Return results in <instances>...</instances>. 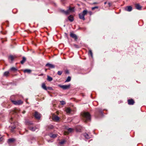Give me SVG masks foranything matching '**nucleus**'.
Wrapping results in <instances>:
<instances>
[{
	"mask_svg": "<svg viewBox=\"0 0 146 146\" xmlns=\"http://www.w3.org/2000/svg\"><path fill=\"white\" fill-rule=\"evenodd\" d=\"M47 80L49 81H51L52 80V77H50L48 75L47 76Z\"/></svg>",
	"mask_w": 146,
	"mask_h": 146,
	"instance_id": "obj_27",
	"label": "nucleus"
},
{
	"mask_svg": "<svg viewBox=\"0 0 146 146\" xmlns=\"http://www.w3.org/2000/svg\"><path fill=\"white\" fill-rule=\"evenodd\" d=\"M71 80V77L70 76H69L68 77L67 79L66 80L65 82H69Z\"/></svg>",
	"mask_w": 146,
	"mask_h": 146,
	"instance_id": "obj_29",
	"label": "nucleus"
},
{
	"mask_svg": "<svg viewBox=\"0 0 146 146\" xmlns=\"http://www.w3.org/2000/svg\"><path fill=\"white\" fill-rule=\"evenodd\" d=\"M89 13L90 15H91L92 14V12L91 11H90Z\"/></svg>",
	"mask_w": 146,
	"mask_h": 146,
	"instance_id": "obj_49",
	"label": "nucleus"
},
{
	"mask_svg": "<svg viewBox=\"0 0 146 146\" xmlns=\"http://www.w3.org/2000/svg\"><path fill=\"white\" fill-rule=\"evenodd\" d=\"M65 142V140H63L61 141L59 143L60 144H63Z\"/></svg>",
	"mask_w": 146,
	"mask_h": 146,
	"instance_id": "obj_34",
	"label": "nucleus"
},
{
	"mask_svg": "<svg viewBox=\"0 0 146 146\" xmlns=\"http://www.w3.org/2000/svg\"><path fill=\"white\" fill-rule=\"evenodd\" d=\"M34 116L36 119H40V118L41 114L37 111H35L34 115Z\"/></svg>",
	"mask_w": 146,
	"mask_h": 146,
	"instance_id": "obj_6",
	"label": "nucleus"
},
{
	"mask_svg": "<svg viewBox=\"0 0 146 146\" xmlns=\"http://www.w3.org/2000/svg\"><path fill=\"white\" fill-rule=\"evenodd\" d=\"M13 118L11 117V119H10V123H12V122H11V121H13Z\"/></svg>",
	"mask_w": 146,
	"mask_h": 146,
	"instance_id": "obj_43",
	"label": "nucleus"
},
{
	"mask_svg": "<svg viewBox=\"0 0 146 146\" xmlns=\"http://www.w3.org/2000/svg\"><path fill=\"white\" fill-rule=\"evenodd\" d=\"M47 90H51L52 89V88L50 87H48L47 88Z\"/></svg>",
	"mask_w": 146,
	"mask_h": 146,
	"instance_id": "obj_42",
	"label": "nucleus"
},
{
	"mask_svg": "<svg viewBox=\"0 0 146 146\" xmlns=\"http://www.w3.org/2000/svg\"><path fill=\"white\" fill-rule=\"evenodd\" d=\"M103 115L102 109L100 108H97L96 110L95 113V116L97 118L100 117Z\"/></svg>",
	"mask_w": 146,
	"mask_h": 146,
	"instance_id": "obj_2",
	"label": "nucleus"
},
{
	"mask_svg": "<svg viewBox=\"0 0 146 146\" xmlns=\"http://www.w3.org/2000/svg\"><path fill=\"white\" fill-rule=\"evenodd\" d=\"M12 103L15 105H20L23 104V102L21 100H19L17 101H13Z\"/></svg>",
	"mask_w": 146,
	"mask_h": 146,
	"instance_id": "obj_5",
	"label": "nucleus"
},
{
	"mask_svg": "<svg viewBox=\"0 0 146 146\" xmlns=\"http://www.w3.org/2000/svg\"><path fill=\"white\" fill-rule=\"evenodd\" d=\"M26 125L29 126V127L30 130L32 131H35L36 129V128L35 127H32L31 126L33 125V123L30 121H27L25 122Z\"/></svg>",
	"mask_w": 146,
	"mask_h": 146,
	"instance_id": "obj_3",
	"label": "nucleus"
},
{
	"mask_svg": "<svg viewBox=\"0 0 146 146\" xmlns=\"http://www.w3.org/2000/svg\"><path fill=\"white\" fill-rule=\"evenodd\" d=\"M127 102L129 105H133L134 104L135 102L133 99H131L128 100Z\"/></svg>",
	"mask_w": 146,
	"mask_h": 146,
	"instance_id": "obj_7",
	"label": "nucleus"
},
{
	"mask_svg": "<svg viewBox=\"0 0 146 146\" xmlns=\"http://www.w3.org/2000/svg\"><path fill=\"white\" fill-rule=\"evenodd\" d=\"M62 73V72L61 71H58L57 72V74L59 75H61Z\"/></svg>",
	"mask_w": 146,
	"mask_h": 146,
	"instance_id": "obj_33",
	"label": "nucleus"
},
{
	"mask_svg": "<svg viewBox=\"0 0 146 146\" xmlns=\"http://www.w3.org/2000/svg\"><path fill=\"white\" fill-rule=\"evenodd\" d=\"M65 132V133H68L67 132Z\"/></svg>",
	"mask_w": 146,
	"mask_h": 146,
	"instance_id": "obj_52",
	"label": "nucleus"
},
{
	"mask_svg": "<svg viewBox=\"0 0 146 146\" xmlns=\"http://www.w3.org/2000/svg\"><path fill=\"white\" fill-rule=\"evenodd\" d=\"M16 58V56H13L12 55L9 56L8 57V59L9 60H11V61L10 62L12 63V61L14 60L15 58Z\"/></svg>",
	"mask_w": 146,
	"mask_h": 146,
	"instance_id": "obj_11",
	"label": "nucleus"
},
{
	"mask_svg": "<svg viewBox=\"0 0 146 146\" xmlns=\"http://www.w3.org/2000/svg\"><path fill=\"white\" fill-rule=\"evenodd\" d=\"M19 111L18 110H15V113H17V112H18Z\"/></svg>",
	"mask_w": 146,
	"mask_h": 146,
	"instance_id": "obj_46",
	"label": "nucleus"
},
{
	"mask_svg": "<svg viewBox=\"0 0 146 146\" xmlns=\"http://www.w3.org/2000/svg\"><path fill=\"white\" fill-rule=\"evenodd\" d=\"M3 138L2 137H0V141H3Z\"/></svg>",
	"mask_w": 146,
	"mask_h": 146,
	"instance_id": "obj_40",
	"label": "nucleus"
},
{
	"mask_svg": "<svg viewBox=\"0 0 146 146\" xmlns=\"http://www.w3.org/2000/svg\"><path fill=\"white\" fill-rule=\"evenodd\" d=\"M15 127H12V129H11V131L12 132H14V129H15Z\"/></svg>",
	"mask_w": 146,
	"mask_h": 146,
	"instance_id": "obj_39",
	"label": "nucleus"
},
{
	"mask_svg": "<svg viewBox=\"0 0 146 146\" xmlns=\"http://www.w3.org/2000/svg\"><path fill=\"white\" fill-rule=\"evenodd\" d=\"M108 5L109 6H110L111 5V3H108Z\"/></svg>",
	"mask_w": 146,
	"mask_h": 146,
	"instance_id": "obj_45",
	"label": "nucleus"
},
{
	"mask_svg": "<svg viewBox=\"0 0 146 146\" xmlns=\"http://www.w3.org/2000/svg\"><path fill=\"white\" fill-rule=\"evenodd\" d=\"M98 8V6H95L94 7H92V10H94L95 9H97Z\"/></svg>",
	"mask_w": 146,
	"mask_h": 146,
	"instance_id": "obj_35",
	"label": "nucleus"
},
{
	"mask_svg": "<svg viewBox=\"0 0 146 146\" xmlns=\"http://www.w3.org/2000/svg\"><path fill=\"white\" fill-rule=\"evenodd\" d=\"M83 120L86 122L91 120V115L88 112H84L82 114Z\"/></svg>",
	"mask_w": 146,
	"mask_h": 146,
	"instance_id": "obj_1",
	"label": "nucleus"
},
{
	"mask_svg": "<svg viewBox=\"0 0 146 146\" xmlns=\"http://www.w3.org/2000/svg\"><path fill=\"white\" fill-rule=\"evenodd\" d=\"M25 111H23V112H22V113H23V114L25 113Z\"/></svg>",
	"mask_w": 146,
	"mask_h": 146,
	"instance_id": "obj_48",
	"label": "nucleus"
},
{
	"mask_svg": "<svg viewBox=\"0 0 146 146\" xmlns=\"http://www.w3.org/2000/svg\"><path fill=\"white\" fill-rule=\"evenodd\" d=\"M87 11L86 10H84L83 11L82 13L85 16V15L87 14Z\"/></svg>",
	"mask_w": 146,
	"mask_h": 146,
	"instance_id": "obj_30",
	"label": "nucleus"
},
{
	"mask_svg": "<svg viewBox=\"0 0 146 146\" xmlns=\"http://www.w3.org/2000/svg\"><path fill=\"white\" fill-rule=\"evenodd\" d=\"M58 86L60 87L61 88L63 89V90H65L70 88V84H69L68 85H58Z\"/></svg>",
	"mask_w": 146,
	"mask_h": 146,
	"instance_id": "obj_4",
	"label": "nucleus"
},
{
	"mask_svg": "<svg viewBox=\"0 0 146 146\" xmlns=\"http://www.w3.org/2000/svg\"><path fill=\"white\" fill-rule=\"evenodd\" d=\"M17 69L14 67L11 68L10 70L9 71L10 72H12L13 73H15L17 71Z\"/></svg>",
	"mask_w": 146,
	"mask_h": 146,
	"instance_id": "obj_13",
	"label": "nucleus"
},
{
	"mask_svg": "<svg viewBox=\"0 0 146 146\" xmlns=\"http://www.w3.org/2000/svg\"><path fill=\"white\" fill-rule=\"evenodd\" d=\"M60 11L63 13L64 14L66 15H68V11H65L64 10L62 9H60Z\"/></svg>",
	"mask_w": 146,
	"mask_h": 146,
	"instance_id": "obj_16",
	"label": "nucleus"
},
{
	"mask_svg": "<svg viewBox=\"0 0 146 146\" xmlns=\"http://www.w3.org/2000/svg\"><path fill=\"white\" fill-rule=\"evenodd\" d=\"M65 72L66 74H68L69 73V72L68 70H66L65 71Z\"/></svg>",
	"mask_w": 146,
	"mask_h": 146,
	"instance_id": "obj_41",
	"label": "nucleus"
},
{
	"mask_svg": "<svg viewBox=\"0 0 146 146\" xmlns=\"http://www.w3.org/2000/svg\"><path fill=\"white\" fill-rule=\"evenodd\" d=\"M60 103L61 105H65L66 104V102L64 101H61L60 102Z\"/></svg>",
	"mask_w": 146,
	"mask_h": 146,
	"instance_id": "obj_31",
	"label": "nucleus"
},
{
	"mask_svg": "<svg viewBox=\"0 0 146 146\" xmlns=\"http://www.w3.org/2000/svg\"><path fill=\"white\" fill-rule=\"evenodd\" d=\"M26 59L25 57H23V58L22 60L20 62L22 64H23L26 61Z\"/></svg>",
	"mask_w": 146,
	"mask_h": 146,
	"instance_id": "obj_24",
	"label": "nucleus"
},
{
	"mask_svg": "<svg viewBox=\"0 0 146 146\" xmlns=\"http://www.w3.org/2000/svg\"><path fill=\"white\" fill-rule=\"evenodd\" d=\"M70 36L71 37L74 38L75 40H76L78 39L76 35L72 32L70 33Z\"/></svg>",
	"mask_w": 146,
	"mask_h": 146,
	"instance_id": "obj_8",
	"label": "nucleus"
},
{
	"mask_svg": "<svg viewBox=\"0 0 146 146\" xmlns=\"http://www.w3.org/2000/svg\"><path fill=\"white\" fill-rule=\"evenodd\" d=\"M79 17L80 19H82L83 20H85L84 18V16L82 13H80L79 15Z\"/></svg>",
	"mask_w": 146,
	"mask_h": 146,
	"instance_id": "obj_17",
	"label": "nucleus"
},
{
	"mask_svg": "<svg viewBox=\"0 0 146 146\" xmlns=\"http://www.w3.org/2000/svg\"><path fill=\"white\" fill-rule=\"evenodd\" d=\"M42 88L43 89H44V90H47V88L46 87L45 84L44 83H42Z\"/></svg>",
	"mask_w": 146,
	"mask_h": 146,
	"instance_id": "obj_28",
	"label": "nucleus"
},
{
	"mask_svg": "<svg viewBox=\"0 0 146 146\" xmlns=\"http://www.w3.org/2000/svg\"><path fill=\"white\" fill-rule=\"evenodd\" d=\"M65 1V0H61V1L63 4L64 3Z\"/></svg>",
	"mask_w": 146,
	"mask_h": 146,
	"instance_id": "obj_44",
	"label": "nucleus"
},
{
	"mask_svg": "<svg viewBox=\"0 0 146 146\" xmlns=\"http://www.w3.org/2000/svg\"><path fill=\"white\" fill-rule=\"evenodd\" d=\"M16 141V139L14 138H10L8 139L7 142L8 143H13Z\"/></svg>",
	"mask_w": 146,
	"mask_h": 146,
	"instance_id": "obj_12",
	"label": "nucleus"
},
{
	"mask_svg": "<svg viewBox=\"0 0 146 146\" xmlns=\"http://www.w3.org/2000/svg\"><path fill=\"white\" fill-rule=\"evenodd\" d=\"M46 66H48L50 68H55V66L53 64L48 63L46 65Z\"/></svg>",
	"mask_w": 146,
	"mask_h": 146,
	"instance_id": "obj_15",
	"label": "nucleus"
},
{
	"mask_svg": "<svg viewBox=\"0 0 146 146\" xmlns=\"http://www.w3.org/2000/svg\"><path fill=\"white\" fill-rule=\"evenodd\" d=\"M74 7H71L70 6L69 7V9L68 10H67V11H68V14L70 13V12H74Z\"/></svg>",
	"mask_w": 146,
	"mask_h": 146,
	"instance_id": "obj_19",
	"label": "nucleus"
},
{
	"mask_svg": "<svg viewBox=\"0 0 146 146\" xmlns=\"http://www.w3.org/2000/svg\"><path fill=\"white\" fill-rule=\"evenodd\" d=\"M68 19L70 22H72L74 20L73 17L72 15H70L68 17Z\"/></svg>",
	"mask_w": 146,
	"mask_h": 146,
	"instance_id": "obj_18",
	"label": "nucleus"
},
{
	"mask_svg": "<svg viewBox=\"0 0 146 146\" xmlns=\"http://www.w3.org/2000/svg\"><path fill=\"white\" fill-rule=\"evenodd\" d=\"M47 70V69H45V71H46V70Z\"/></svg>",
	"mask_w": 146,
	"mask_h": 146,
	"instance_id": "obj_51",
	"label": "nucleus"
},
{
	"mask_svg": "<svg viewBox=\"0 0 146 146\" xmlns=\"http://www.w3.org/2000/svg\"><path fill=\"white\" fill-rule=\"evenodd\" d=\"M73 129L71 128H69L68 129V131L69 132H72L73 131Z\"/></svg>",
	"mask_w": 146,
	"mask_h": 146,
	"instance_id": "obj_32",
	"label": "nucleus"
},
{
	"mask_svg": "<svg viewBox=\"0 0 146 146\" xmlns=\"http://www.w3.org/2000/svg\"><path fill=\"white\" fill-rule=\"evenodd\" d=\"M135 7L138 10H140L141 9V7L138 3H136L135 4Z\"/></svg>",
	"mask_w": 146,
	"mask_h": 146,
	"instance_id": "obj_14",
	"label": "nucleus"
},
{
	"mask_svg": "<svg viewBox=\"0 0 146 146\" xmlns=\"http://www.w3.org/2000/svg\"><path fill=\"white\" fill-rule=\"evenodd\" d=\"M84 136L85 138L87 139H89L90 138V135L86 133L84 134Z\"/></svg>",
	"mask_w": 146,
	"mask_h": 146,
	"instance_id": "obj_22",
	"label": "nucleus"
},
{
	"mask_svg": "<svg viewBox=\"0 0 146 146\" xmlns=\"http://www.w3.org/2000/svg\"><path fill=\"white\" fill-rule=\"evenodd\" d=\"M52 119L53 120L58 121L59 120L60 118L58 116L55 115L52 116Z\"/></svg>",
	"mask_w": 146,
	"mask_h": 146,
	"instance_id": "obj_10",
	"label": "nucleus"
},
{
	"mask_svg": "<svg viewBox=\"0 0 146 146\" xmlns=\"http://www.w3.org/2000/svg\"><path fill=\"white\" fill-rule=\"evenodd\" d=\"M66 111L67 113H70L71 111V110L70 108H67L66 110Z\"/></svg>",
	"mask_w": 146,
	"mask_h": 146,
	"instance_id": "obj_26",
	"label": "nucleus"
},
{
	"mask_svg": "<svg viewBox=\"0 0 146 146\" xmlns=\"http://www.w3.org/2000/svg\"><path fill=\"white\" fill-rule=\"evenodd\" d=\"M23 71L25 73H28L29 74L31 72V70L30 69H26L23 70Z\"/></svg>",
	"mask_w": 146,
	"mask_h": 146,
	"instance_id": "obj_20",
	"label": "nucleus"
},
{
	"mask_svg": "<svg viewBox=\"0 0 146 146\" xmlns=\"http://www.w3.org/2000/svg\"><path fill=\"white\" fill-rule=\"evenodd\" d=\"M106 3H107V2H105L104 3V4H106Z\"/></svg>",
	"mask_w": 146,
	"mask_h": 146,
	"instance_id": "obj_50",
	"label": "nucleus"
},
{
	"mask_svg": "<svg viewBox=\"0 0 146 146\" xmlns=\"http://www.w3.org/2000/svg\"><path fill=\"white\" fill-rule=\"evenodd\" d=\"M124 9L127 11L130 12L132 10V7L130 6H127L125 7Z\"/></svg>",
	"mask_w": 146,
	"mask_h": 146,
	"instance_id": "obj_9",
	"label": "nucleus"
},
{
	"mask_svg": "<svg viewBox=\"0 0 146 146\" xmlns=\"http://www.w3.org/2000/svg\"><path fill=\"white\" fill-rule=\"evenodd\" d=\"M43 75H44V74H40V75H39V76H43Z\"/></svg>",
	"mask_w": 146,
	"mask_h": 146,
	"instance_id": "obj_47",
	"label": "nucleus"
},
{
	"mask_svg": "<svg viewBox=\"0 0 146 146\" xmlns=\"http://www.w3.org/2000/svg\"><path fill=\"white\" fill-rule=\"evenodd\" d=\"M57 134H52V133H50L49 134V136L52 138H55L57 137Z\"/></svg>",
	"mask_w": 146,
	"mask_h": 146,
	"instance_id": "obj_23",
	"label": "nucleus"
},
{
	"mask_svg": "<svg viewBox=\"0 0 146 146\" xmlns=\"http://www.w3.org/2000/svg\"><path fill=\"white\" fill-rule=\"evenodd\" d=\"M48 128L49 129H52L53 128V127L52 125H50L48 126Z\"/></svg>",
	"mask_w": 146,
	"mask_h": 146,
	"instance_id": "obj_37",
	"label": "nucleus"
},
{
	"mask_svg": "<svg viewBox=\"0 0 146 146\" xmlns=\"http://www.w3.org/2000/svg\"><path fill=\"white\" fill-rule=\"evenodd\" d=\"M9 71H6L3 74V76L8 77L9 76Z\"/></svg>",
	"mask_w": 146,
	"mask_h": 146,
	"instance_id": "obj_21",
	"label": "nucleus"
},
{
	"mask_svg": "<svg viewBox=\"0 0 146 146\" xmlns=\"http://www.w3.org/2000/svg\"><path fill=\"white\" fill-rule=\"evenodd\" d=\"M74 46L76 48H79V46L78 45L74 44Z\"/></svg>",
	"mask_w": 146,
	"mask_h": 146,
	"instance_id": "obj_38",
	"label": "nucleus"
},
{
	"mask_svg": "<svg viewBox=\"0 0 146 146\" xmlns=\"http://www.w3.org/2000/svg\"><path fill=\"white\" fill-rule=\"evenodd\" d=\"M15 99V96H12L10 97V100L12 102L13 101H15L14 100Z\"/></svg>",
	"mask_w": 146,
	"mask_h": 146,
	"instance_id": "obj_25",
	"label": "nucleus"
},
{
	"mask_svg": "<svg viewBox=\"0 0 146 146\" xmlns=\"http://www.w3.org/2000/svg\"><path fill=\"white\" fill-rule=\"evenodd\" d=\"M89 54H90L91 56H92V52L91 50H90L89 51Z\"/></svg>",
	"mask_w": 146,
	"mask_h": 146,
	"instance_id": "obj_36",
	"label": "nucleus"
}]
</instances>
